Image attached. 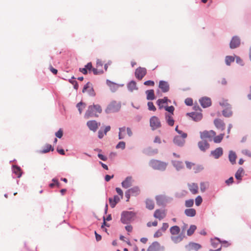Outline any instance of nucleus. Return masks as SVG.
I'll list each match as a JSON object with an SVG mask.
<instances>
[{
    "label": "nucleus",
    "mask_w": 251,
    "mask_h": 251,
    "mask_svg": "<svg viewBox=\"0 0 251 251\" xmlns=\"http://www.w3.org/2000/svg\"><path fill=\"white\" fill-rule=\"evenodd\" d=\"M232 114V112L231 110L230 107H228L227 108L223 111V115L226 117H229Z\"/></svg>",
    "instance_id": "ea45409f"
},
{
    "label": "nucleus",
    "mask_w": 251,
    "mask_h": 251,
    "mask_svg": "<svg viewBox=\"0 0 251 251\" xmlns=\"http://www.w3.org/2000/svg\"><path fill=\"white\" fill-rule=\"evenodd\" d=\"M201 248V246L200 244L194 242H190L185 246V248L187 251H198Z\"/></svg>",
    "instance_id": "9b49d317"
},
{
    "label": "nucleus",
    "mask_w": 251,
    "mask_h": 251,
    "mask_svg": "<svg viewBox=\"0 0 251 251\" xmlns=\"http://www.w3.org/2000/svg\"><path fill=\"white\" fill-rule=\"evenodd\" d=\"M184 213L188 217H194L196 214V211L194 208H189L185 209Z\"/></svg>",
    "instance_id": "473e14b6"
},
{
    "label": "nucleus",
    "mask_w": 251,
    "mask_h": 251,
    "mask_svg": "<svg viewBox=\"0 0 251 251\" xmlns=\"http://www.w3.org/2000/svg\"><path fill=\"white\" fill-rule=\"evenodd\" d=\"M214 124L216 128L221 131H223L225 129V124L221 119H216L214 121Z\"/></svg>",
    "instance_id": "ddd939ff"
},
{
    "label": "nucleus",
    "mask_w": 251,
    "mask_h": 251,
    "mask_svg": "<svg viewBox=\"0 0 251 251\" xmlns=\"http://www.w3.org/2000/svg\"><path fill=\"white\" fill-rule=\"evenodd\" d=\"M224 133H221L218 136L215 135L214 137H213L214 142L215 143H221L224 137Z\"/></svg>",
    "instance_id": "58836bf2"
},
{
    "label": "nucleus",
    "mask_w": 251,
    "mask_h": 251,
    "mask_svg": "<svg viewBox=\"0 0 251 251\" xmlns=\"http://www.w3.org/2000/svg\"><path fill=\"white\" fill-rule=\"evenodd\" d=\"M216 134V132L214 130H204L200 132V137L202 139H208L209 140H211Z\"/></svg>",
    "instance_id": "6e6552de"
},
{
    "label": "nucleus",
    "mask_w": 251,
    "mask_h": 251,
    "mask_svg": "<svg viewBox=\"0 0 251 251\" xmlns=\"http://www.w3.org/2000/svg\"><path fill=\"white\" fill-rule=\"evenodd\" d=\"M76 107H77L79 113L81 114L83 111V110L85 108L86 104L82 102H80L78 103L76 105Z\"/></svg>",
    "instance_id": "79ce46f5"
},
{
    "label": "nucleus",
    "mask_w": 251,
    "mask_h": 251,
    "mask_svg": "<svg viewBox=\"0 0 251 251\" xmlns=\"http://www.w3.org/2000/svg\"><path fill=\"white\" fill-rule=\"evenodd\" d=\"M185 103H186V104L187 105H188V106H191L193 104V100L191 98H187L185 100Z\"/></svg>",
    "instance_id": "6e6d98bb"
},
{
    "label": "nucleus",
    "mask_w": 251,
    "mask_h": 251,
    "mask_svg": "<svg viewBox=\"0 0 251 251\" xmlns=\"http://www.w3.org/2000/svg\"><path fill=\"white\" fill-rule=\"evenodd\" d=\"M144 85H147V86H153L154 85V81H153L152 80H148V81L144 82Z\"/></svg>",
    "instance_id": "052dcab7"
},
{
    "label": "nucleus",
    "mask_w": 251,
    "mask_h": 251,
    "mask_svg": "<svg viewBox=\"0 0 251 251\" xmlns=\"http://www.w3.org/2000/svg\"><path fill=\"white\" fill-rule=\"evenodd\" d=\"M189 115L196 122L200 121L202 118V115L200 113H191Z\"/></svg>",
    "instance_id": "a878e982"
},
{
    "label": "nucleus",
    "mask_w": 251,
    "mask_h": 251,
    "mask_svg": "<svg viewBox=\"0 0 251 251\" xmlns=\"http://www.w3.org/2000/svg\"><path fill=\"white\" fill-rule=\"evenodd\" d=\"M174 166L177 170H179L183 168V163L179 161H175L174 163Z\"/></svg>",
    "instance_id": "49530a36"
},
{
    "label": "nucleus",
    "mask_w": 251,
    "mask_h": 251,
    "mask_svg": "<svg viewBox=\"0 0 251 251\" xmlns=\"http://www.w3.org/2000/svg\"><path fill=\"white\" fill-rule=\"evenodd\" d=\"M146 208L149 210H152L154 208V203L153 201L149 199L146 200Z\"/></svg>",
    "instance_id": "2f4dec72"
},
{
    "label": "nucleus",
    "mask_w": 251,
    "mask_h": 251,
    "mask_svg": "<svg viewBox=\"0 0 251 251\" xmlns=\"http://www.w3.org/2000/svg\"><path fill=\"white\" fill-rule=\"evenodd\" d=\"M133 181L131 176H127L122 182V186L124 188H127L131 186Z\"/></svg>",
    "instance_id": "dca6fc26"
},
{
    "label": "nucleus",
    "mask_w": 251,
    "mask_h": 251,
    "mask_svg": "<svg viewBox=\"0 0 251 251\" xmlns=\"http://www.w3.org/2000/svg\"><path fill=\"white\" fill-rule=\"evenodd\" d=\"M229 160L230 162L232 164H234L236 162V159L237 158L236 153L233 151H230L229 153Z\"/></svg>",
    "instance_id": "f704fd0d"
},
{
    "label": "nucleus",
    "mask_w": 251,
    "mask_h": 251,
    "mask_svg": "<svg viewBox=\"0 0 251 251\" xmlns=\"http://www.w3.org/2000/svg\"><path fill=\"white\" fill-rule=\"evenodd\" d=\"M93 67H92V64L91 62H89L87 63L86 65L85 66V68H80L79 71L80 72L83 73L84 75H86L87 74V70H88L89 72L91 70L92 71Z\"/></svg>",
    "instance_id": "bb28decb"
},
{
    "label": "nucleus",
    "mask_w": 251,
    "mask_h": 251,
    "mask_svg": "<svg viewBox=\"0 0 251 251\" xmlns=\"http://www.w3.org/2000/svg\"><path fill=\"white\" fill-rule=\"evenodd\" d=\"M185 138H181L179 136H176L174 139V143L179 146H183L185 143Z\"/></svg>",
    "instance_id": "6ab92c4d"
},
{
    "label": "nucleus",
    "mask_w": 251,
    "mask_h": 251,
    "mask_svg": "<svg viewBox=\"0 0 251 251\" xmlns=\"http://www.w3.org/2000/svg\"><path fill=\"white\" fill-rule=\"evenodd\" d=\"M164 247L157 242H153L148 248L147 251H164Z\"/></svg>",
    "instance_id": "9d476101"
},
{
    "label": "nucleus",
    "mask_w": 251,
    "mask_h": 251,
    "mask_svg": "<svg viewBox=\"0 0 251 251\" xmlns=\"http://www.w3.org/2000/svg\"><path fill=\"white\" fill-rule=\"evenodd\" d=\"M198 147L202 151H205L209 148V145L206 141H201L198 143Z\"/></svg>",
    "instance_id": "5701e85b"
},
{
    "label": "nucleus",
    "mask_w": 251,
    "mask_h": 251,
    "mask_svg": "<svg viewBox=\"0 0 251 251\" xmlns=\"http://www.w3.org/2000/svg\"><path fill=\"white\" fill-rule=\"evenodd\" d=\"M196 229H197V227L196 226L191 225L190 226L189 228L187 230V235H188V236L192 235L194 233V232H195V231L196 230Z\"/></svg>",
    "instance_id": "a19ab883"
},
{
    "label": "nucleus",
    "mask_w": 251,
    "mask_h": 251,
    "mask_svg": "<svg viewBox=\"0 0 251 251\" xmlns=\"http://www.w3.org/2000/svg\"><path fill=\"white\" fill-rule=\"evenodd\" d=\"M55 136L58 138H61L63 136V130L62 129H59V130L55 133Z\"/></svg>",
    "instance_id": "13d9d810"
},
{
    "label": "nucleus",
    "mask_w": 251,
    "mask_h": 251,
    "mask_svg": "<svg viewBox=\"0 0 251 251\" xmlns=\"http://www.w3.org/2000/svg\"><path fill=\"white\" fill-rule=\"evenodd\" d=\"M166 216V212L165 210L156 209L154 213L153 216L154 218L161 220Z\"/></svg>",
    "instance_id": "f8f14e48"
},
{
    "label": "nucleus",
    "mask_w": 251,
    "mask_h": 251,
    "mask_svg": "<svg viewBox=\"0 0 251 251\" xmlns=\"http://www.w3.org/2000/svg\"><path fill=\"white\" fill-rule=\"evenodd\" d=\"M120 199L117 196H114L113 198H109V202L112 208H114L116 204L120 201Z\"/></svg>",
    "instance_id": "393cba45"
},
{
    "label": "nucleus",
    "mask_w": 251,
    "mask_h": 251,
    "mask_svg": "<svg viewBox=\"0 0 251 251\" xmlns=\"http://www.w3.org/2000/svg\"><path fill=\"white\" fill-rule=\"evenodd\" d=\"M106 84L109 86L110 90L112 92H116L119 88V85L109 80H106Z\"/></svg>",
    "instance_id": "4be33fe9"
},
{
    "label": "nucleus",
    "mask_w": 251,
    "mask_h": 251,
    "mask_svg": "<svg viewBox=\"0 0 251 251\" xmlns=\"http://www.w3.org/2000/svg\"><path fill=\"white\" fill-rule=\"evenodd\" d=\"M162 235V231L160 229L158 230L154 234V237L158 238L161 236Z\"/></svg>",
    "instance_id": "e2e57ef3"
},
{
    "label": "nucleus",
    "mask_w": 251,
    "mask_h": 251,
    "mask_svg": "<svg viewBox=\"0 0 251 251\" xmlns=\"http://www.w3.org/2000/svg\"><path fill=\"white\" fill-rule=\"evenodd\" d=\"M170 231L171 234V239L175 244L180 242L185 237L182 233H180V229L177 226H172L170 228Z\"/></svg>",
    "instance_id": "f257e3e1"
},
{
    "label": "nucleus",
    "mask_w": 251,
    "mask_h": 251,
    "mask_svg": "<svg viewBox=\"0 0 251 251\" xmlns=\"http://www.w3.org/2000/svg\"><path fill=\"white\" fill-rule=\"evenodd\" d=\"M119 130L118 138L119 140L123 139L125 138L126 132L128 136L131 137L132 135V131L129 127L123 126L120 127Z\"/></svg>",
    "instance_id": "39448f33"
},
{
    "label": "nucleus",
    "mask_w": 251,
    "mask_h": 251,
    "mask_svg": "<svg viewBox=\"0 0 251 251\" xmlns=\"http://www.w3.org/2000/svg\"><path fill=\"white\" fill-rule=\"evenodd\" d=\"M148 106L149 109L150 110H152L153 111L156 110V108H155V106L154 105L152 102H151V101L148 102Z\"/></svg>",
    "instance_id": "5fc2aeb1"
},
{
    "label": "nucleus",
    "mask_w": 251,
    "mask_h": 251,
    "mask_svg": "<svg viewBox=\"0 0 251 251\" xmlns=\"http://www.w3.org/2000/svg\"><path fill=\"white\" fill-rule=\"evenodd\" d=\"M200 102L201 105L204 108L209 107L211 104V99L207 97L202 98L200 100Z\"/></svg>",
    "instance_id": "4468645a"
},
{
    "label": "nucleus",
    "mask_w": 251,
    "mask_h": 251,
    "mask_svg": "<svg viewBox=\"0 0 251 251\" xmlns=\"http://www.w3.org/2000/svg\"><path fill=\"white\" fill-rule=\"evenodd\" d=\"M127 88L130 92H133L134 90H137L138 87L136 85V83L134 81H131L127 85Z\"/></svg>",
    "instance_id": "7c9ffc66"
},
{
    "label": "nucleus",
    "mask_w": 251,
    "mask_h": 251,
    "mask_svg": "<svg viewBox=\"0 0 251 251\" xmlns=\"http://www.w3.org/2000/svg\"><path fill=\"white\" fill-rule=\"evenodd\" d=\"M13 173L17 176L18 177H20L22 176V170L20 167L14 165L13 166Z\"/></svg>",
    "instance_id": "c9c22d12"
},
{
    "label": "nucleus",
    "mask_w": 251,
    "mask_h": 251,
    "mask_svg": "<svg viewBox=\"0 0 251 251\" xmlns=\"http://www.w3.org/2000/svg\"><path fill=\"white\" fill-rule=\"evenodd\" d=\"M211 244L214 247L216 248L217 247V245L220 244V240L218 238H215L214 239L211 240Z\"/></svg>",
    "instance_id": "3c124183"
},
{
    "label": "nucleus",
    "mask_w": 251,
    "mask_h": 251,
    "mask_svg": "<svg viewBox=\"0 0 251 251\" xmlns=\"http://www.w3.org/2000/svg\"><path fill=\"white\" fill-rule=\"evenodd\" d=\"M146 74V69L140 67L137 68L135 72V77L139 80H141Z\"/></svg>",
    "instance_id": "1a4fd4ad"
},
{
    "label": "nucleus",
    "mask_w": 251,
    "mask_h": 251,
    "mask_svg": "<svg viewBox=\"0 0 251 251\" xmlns=\"http://www.w3.org/2000/svg\"><path fill=\"white\" fill-rule=\"evenodd\" d=\"M85 92H89L90 95H93L94 90L92 87V84L90 82H88L86 85H85L82 89L83 93Z\"/></svg>",
    "instance_id": "b1692460"
},
{
    "label": "nucleus",
    "mask_w": 251,
    "mask_h": 251,
    "mask_svg": "<svg viewBox=\"0 0 251 251\" xmlns=\"http://www.w3.org/2000/svg\"><path fill=\"white\" fill-rule=\"evenodd\" d=\"M135 213L132 211H124L122 213L121 221L123 224H127L132 221Z\"/></svg>",
    "instance_id": "20e7f679"
},
{
    "label": "nucleus",
    "mask_w": 251,
    "mask_h": 251,
    "mask_svg": "<svg viewBox=\"0 0 251 251\" xmlns=\"http://www.w3.org/2000/svg\"><path fill=\"white\" fill-rule=\"evenodd\" d=\"M89 129L93 131H96L98 127V124L95 121H90L87 123Z\"/></svg>",
    "instance_id": "412c9836"
},
{
    "label": "nucleus",
    "mask_w": 251,
    "mask_h": 251,
    "mask_svg": "<svg viewBox=\"0 0 251 251\" xmlns=\"http://www.w3.org/2000/svg\"><path fill=\"white\" fill-rule=\"evenodd\" d=\"M50 150L53 151V149L51 145L47 144L45 146V148L41 151L42 153H47L50 151Z\"/></svg>",
    "instance_id": "a18cd8bd"
},
{
    "label": "nucleus",
    "mask_w": 251,
    "mask_h": 251,
    "mask_svg": "<svg viewBox=\"0 0 251 251\" xmlns=\"http://www.w3.org/2000/svg\"><path fill=\"white\" fill-rule=\"evenodd\" d=\"M235 58L232 56H226L225 61L227 65H230L231 62H234Z\"/></svg>",
    "instance_id": "37998d69"
},
{
    "label": "nucleus",
    "mask_w": 251,
    "mask_h": 251,
    "mask_svg": "<svg viewBox=\"0 0 251 251\" xmlns=\"http://www.w3.org/2000/svg\"><path fill=\"white\" fill-rule=\"evenodd\" d=\"M169 225L167 223H163L162 225V226L160 229L161 231H165L166 229L168 228Z\"/></svg>",
    "instance_id": "0e129e2a"
},
{
    "label": "nucleus",
    "mask_w": 251,
    "mask_h": 251,
    "mask_svg": "<svg viewBox=\"0 0 251 251\" xmlns=\"http://www.w3.org/2000/svg\"><path fill=\"white\" fill-rule=\"evenodd\" d=\"M177 133L180 135V137H181V138H186V137H187V133H184L181 130H180V131H177Z\"/></svg>",
    "instance_id": "69168bd1"
},
{
    "label": "nucleus",
    "mask_w": 251,
    "mask_h": 251,
    "mask_svg": "<svg viewBox=\"0 0 251 251\" xmlns=\"http://www.w3.org/2000/svg\"><path fill=\"white\" fill-rule=\"evenodd\" d=\"M159 87L161 89L163 92H167L169 91L170 87L168 83L165 81H160Z\"/></svg>",
    "instance_id": "f3484780"
},
{
    "label": "nucleus",
    "mask_w": 251,
    "mask_h": 251,
    "mask_svg": "<svg viewBox=\"0 0 251 251\" xmlns=\"http://www.w3.org/2000/svg\"><path fill=\"white\" fill-rule=\"evenodd\" d=\"M164 107L166 111L171 113V114H174V111L175 110V108L173 106H165Z\"/></svg>",
    "instance_id": "603ef678"
},
{
    "label": "nucleus",
    "mask_w": 251,
    "mask_h": 251,
    "mask_svg": "<svg viewBox=\"0 0 251 251\" xmlns=\"http://www.w3.org/2000/svg\"><path fill=\"white\" fill-rule=\"evenodd\" d=\"M172 114H166L165 115L166 120L167 124L170 126H173L174 125V120L173 118Z\"/></svg>",
    "instance_id": "72a5a7b5"
},
{
    "label": "nucleus",
    "mask_w": 251,
    "mask_h": 251,
    "mask_svg": "<svg viewBox=\"0 0 251 251\" xmlns=\"http://www.w3.org/2000/svg\"><path fill=\"white\" fill-rule=\"evenodd\" d=\"M244 173V171L243 169L242 168H239L235 175V178L237 179L241 180Z\"/></svg>",
    "instance_id": "e433bc0d"
},
{
    "label": "nucleus",
    "mask_w": 251,
    "mask_h": 251,
    "mask_svg": "<svg viewBox=\"0 0 251 251\" xmlns=\"http://www.w3.org/2000/svg\"><path fill=\"white\" fill-rule=\"evenodd\" d=\"M116 149H122L124 150L126 148V143L125 142L121 141L120 142L116 147Z\"/></svg>",
    "instance_id": "8fccbe9b"
},
{
    "label": "nucleus",
    "mask_w": 251,
    "mask_h": 251,
    "mask_svg": "<svg viewBox=\"0 0 251 251\" xmlns=\"http://www.w3.org/2000/svg\"><path fill=\"white\" fill-rule=\"evenodd\" d=\"M211 155H212L215 158L218 159L223 154V149L221 147L216 149L214 151L211 152Z\"/></svg>",
    "instance_id": "a211bd4d"
},
{
    "label": "nucleus",
    "mask_w": 251,
    "mask_h": 251,
    "mask_svg": "<svg viewBox=\"0 0 251 251\" xmlns=\"http://www.w3.org/2000/svg\"><path fill=\"white\" fill-rule=\"evenodd\" d=\"M168 101H170L167 98L164 97L163 99H159L157 100V104L159 106V109H161L164 107V104L167 103Z\"/></svg>",
    "instance_id": "cd10ccee"
},
{
    "label": "nucleus",
    "mask_w": 251,
    "mask_h": 251,
    "mask_svg": "<svg viewBox=\"0 0 251 251\" xmlns=\"http://www.w3.org/2000/svg\"><path fill=\"white\" fill-rule=\"evenodd\" d=\"M155 200L158 205H163L166 201L165 197L162 195L157 196L155 198Z\"/></svg>",
    "instance_id": "c756f323"
},
{
    "label": "nucleus",
    "mask_w": 251,
    "mask_h": 251,
    "mask_svg": "<svg viewBox=\"0 0 251 251\" xmlns=\"http://www.w3.org/2000/svg\"><path fill=\"white\" fill-rule=\"evenodd\" d=\"M149 165L153 169L160 171L165 170L167 167V163L165 162L155 159L151 160L149 162Z\"/></svg>",
    "instance_id": "7ed1b4c3"
},
{
    "label": "nucleus",
    "mask_w": 251,
    "mask_h": 251,
    "mask_svg": "<svg viewBox=\"0 0 251 251\" xmlns=\"http://www.w3.org/2000/svg\"><path fill=\"white\" fill-rule=\"evenodd\" d=\"M147 94V99L148 100H153L155 99L154 93L153 90H147L146 92Z\"/></svg>",
    "instance_id": "4c0bfd02"
},
{
    "label": "nucleus",
    "mask_w": 251,
    "mask_h": 251,
    "mask_svg": "<svg viewBox=\"0 0 251 251\" xmlns=\"http://www.w3.org/2000/svg\"><path fill=\"white\" fill-rule=\"evenodd\" d=\"M194 204V201L192 199H190L185 201V205L187 207H191Z\"/></svg>",
    "instance_id": "09e8293b"
},
{
    "label": "nucleus",
    "mask_w": 251,
    "mask_h": 251,
    "mask_svg": "<svg viewBox=\"0 0 251 251\" xmlns=\"http://www.w3.org/2000/svg\"><path fill=\"white\" fill-rule=\"evenodd\" d=\"M116 191L117 193L121 196V199H123L124 194L122 189L120 188L117 187L116 188Z\"/></svg>",
    "instance_id": "680f3d73"
},
{
    "label": "nucleus",
    "mask_w": 251,
    "mask_h": 251,
    "mask_svg": "<svg viewBox=\"0 0 251 251\" xmlns=\"http://www.w3.org/2000/svg\"><path fill=\"white\" fill-rule=\"evenodd\" d=\"M240 44V39L237 37L234 36L231 39L230 43V48L232 49L237 48Z\"/></svg>",
    "instance_id": "2eb2a0df"
},
{
    "label": "nucleus",
    "mask_w": 251,
    "mask_h": 251,
    "mask_svg": "<svg viewBox=\"0 0 251 251\" xmlns=\"http://www.w3.org/2000/svg\"><path fill=\"white\" fill-rule=\"evenodd\" d=\"M242 153L249 157H251V151L248 150H244L242 151Z\"/></svg>",
    "instance_id": "338daca9"
},
{
    "label": "nucleus",
    "mask_w": 251,
    "mask_h": 251,
    "mask_svg": "<svg viewBox=\"0 0 251 251\" xmlns=\"http://www.w3.org/2000/svg\"><path fill=\"white\" fill-rule=\"evenodd\" d=\"M129 192L131 193V196H137L140 193V190L137 186L133 187L128 189Z\"/></svg>",
    "instance_id": "c85d7f7f"
},
{
    "label": "nucleus",
    "mask_w": 251,
    "mask_h": 251,
    "mask_svg": "<svg viewBox=\"0 0 251 251\" xmlns=\"http://www.w3.org/2000/svg\"><path fill=\"white\" fill-rule=\"evenodd\" d=\"M102 66H103V63H102L101 60H100V59H98L97 60V63H96V67L99 69H102Z\"/></svg>",
    "instance_id": "4d7b16f0"
},
{
    "label": "nucleus",
    "mask_w": 251,
    "mask_h": 251,
    "mask_svg": "<svg viewBox=\"0 0 251 251\" xmlns=\"http://www.w3.org/2000/svg\"><path fill=\"white\" fill-rule=\"evenodd\" d=\"M188 186L189 190L193 194H196L198 193V185L197 183H189Z\"/></svg>",
    "instance_id": "aec40b11"
},
{
    "label": "nucleus",
    "mask_w": 251,
    "mask_h": 251,
    "mask_svg": "<svg viewBox=\"0 0 251 251\" xmlns=\"http://www.w3.org/2000/svg\"><path fill=\"white\" fill-rule=\"evenodd\" d=\"M158 223L157 221H154L153 222H149L147 223V225L148 227H151V226H157Z\"/></svg>",
    "instance_id": "bf43d9fd"
},
{
    "label": "nucleus",
    "mask_w": 251,
    "mask_h": 251,
    "mask_svg": "<svg viewBox=\"0 0 251 251\" xmlns=\"http://www.w3.org/2000/svg\"><path fill=\"white\" fill-rule=\"evenodd\" d=\"M202 198L199 196L195 199V203L197 206H199L202 202Z\"/></svg>",
    "instance_id": "864d4df0"
},
{
    "label": "nucleus",
    "mask_w": 251,
    "mask_h": 251,
    "mask_svg": "<svg viewBox=\"0 0 251 251\" xmlns=\"http://www.w3.org/2000/svg\"><path fill=\"white\" fill-rule=\"evenodd\" d=\"M121 107V105L119 103L113 101H112L107 107L105 109V112L107 113H110L112 112H115L118 111Z\"/></svg>",
    "instance_id": "423d86ee"
},
{
    "label": "nucleus",
    "mask_w": 251,
    "mask_h": 251,
    "mask_svg": "<svg viewBox=\"0 0 251 251\" xmlns=\"http://www.w3.org/2000/svg\"><path fill=\"white\" fill-rule=\"evenodd\" d=\"M102 112L101 106L99 104H93L90 105L88 107L85 116L86 118H89L91 117H98L99 114Z\"/></svg>",
    "instance_id": "f03ea898"
},
{
    "label": "nucleus",
    "mask_w": 251,
    "mask_h": 251,
    "mask_svg": "<svg viewBox=\"0 0 251 251\" xmlns=\"http://www.w3.org/2000/svg\"><path fill=\"white\" fill-rule=\"evenodd\" d=\"M236 61L237 63L240 64L241 65H243V61L239 56H236Z\"/></svg>",
    "instance_id": "774afa93"
},
{
    "label": "nucleus",
    "mask_w": 251,
    "mask_h": 251,
    "mask_svg": "<svg viewBox=\"0 0 251 251\" xmlns=\"http://www.w3.org/2000/svg\"><path fill=\"white\" fill-rule=\"evenodd\" d=\"M208 184L205 182H201L200 183V189L202 192H204L208 187Z\"/></svg>",
    "instance_id": "de8ad7c7"
},
{
    "label": "nucleus",
    "mask_w": 251,
    "mask_h": 251,
    "mask_svg": "<svg viewBox=\"0 0 251 251\" xmlns=\"http://www.w3.org/2000/svg\"><path fill=\"white\" fill-rule=\"evenodd\" d=\"M92 72L95 75H101L103 73L102 69L97 67L93 68Z\"/></svg>",
    "instance_id": "c03bdc74"
},
{
    "label": "nucleus",
    "mask_w": 251,
    "mask_h": 251,
    "mask_svg": "<svg viewBox=\"0 0 251 251\" xmlns=\"http://www.w3.org/2000/svg\"><path fill=\"white\" fill-rule=\"evenodd\" d=\"M150 126L152 130H155L161 127V122L158 117L156 116H152L151 118L150 121Z\"/></svg>",
    "instance_id": "0eeeda50"
}]
</instances>
